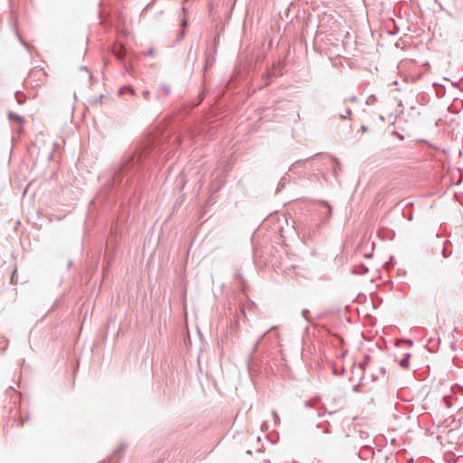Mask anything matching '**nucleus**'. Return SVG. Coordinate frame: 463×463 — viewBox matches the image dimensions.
Returning a JSON list of instances; mask_svg holds the SVG:
<instances>
[{
    "label": "nucleus",
    "mask_w": 463,
    "mask_h": 463,
    "mask_svg": "<svg viewBox=\"0 0 463 463\" xmlns=\"http://www.w3.org/2000/svg\"><path fill=\"white\" fill-rule=\"evenodd\" d=\"M114 52H115V54L117 55V57H118V59H121V58H123V57L125 56V54H126V50H125V48H124V47H122V46H118V47H116V48L114 49Z\"/></svg>",
    "instance_id": "1"
},
{
    "label": "nucleus",
    "mask_w": 463,
    "mask_h": 463,
    "mask_svg": "<svg viewBox=\"0 0 463 463\" xmlns=\"http://www.w3.org/2000/svg\"><path fill=\"white\" fill-rule=\"evenodd\" d=\"M186 24H187L186 20L184 19L183 22H182L183 28H184L186 26Z\"/></svg>",
    "instance_id": "4"
},
{
    "label": "nucleus",
    "mask_w": 463,
    "mask_h": 463,
    "mask_svg": "<svg viewBox=\"0 0 463 463\" xmlns=\"http://www.w3.org/2000/svg\"><path fill=\"white\" fill-rule=\"evenodd\" d=\"M410 356H411V354H407L406 356L400 361V365L402 368H404V369H408L409 368V357Z\"/></svg>",
    "instance_id": "2"
},
{
    "label": "nucleus",
    "mask_w": 463,
    "mask_h": 463,
    "mask_svg": "<svg viewBox=\"0 0 463 463\" xmlns=\"http://www.w3.org/2000/svg\"><path fill=\"white\" fill-rule=\"evenodd\" d=\"M37 74H43V70H34L33 71L31 72V77H33V75H37Z\"/></svg>",
    "instance_id": "3"
}]
</instances>
